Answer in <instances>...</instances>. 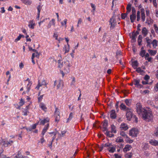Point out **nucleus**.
Segmentation results:
<instances>
[{"instance_id": "nucleus-1", "label": "nucleus", "mask_w": 158, "mask_h": 158, "mask_svg": "<svg viewBox=\"0 0 158 158\" xmlns=\"http://www.w3.org/2000/svg\"><path fill=\"white\" fill-rule=\"evenodd\" d=\"M71 66V64L70 61L68 60L63 62H61L60 60L58 61V67L60 69H62L60 70L62 77L64 76L65 74H67L69 72Z\"/></svg>"}, {"instance_id": "nucleus-47", "label": "nucleus", "mask_w": 158, "mask_h": 158, "mask_svg": "<svg viewBox=\"0 0 158 158\" xmlns=\"http://www.w3.org/2000/svg\"><path fill=\"white\" fill-rule=\"evenodd\" d=\"M140 11H138L137 13V21H139L140 19Z\"/></svg>"}, {"instance_id": "nucleus-53", "label": "nucleus", "mask_w": 158, "mask_h": 158, "mask_svg": "<svg viewBox=\"0 0 158 158\" xmlns=\"http://www.w3.org/2000/svg\"><path fill=\"white\" fill-rule=\"evenodd\" d=\"M153 27L156 32L157 34H158V27L156 24H154Z\"/></svg>"}, {"instance_id": "nucleus-54", "label": "nucleus", "mask_w": 158, "mask_h": 158, "mask_svg": "<svg viewBox=\"0 0 158 158\" xmlns=\"http://www.w3.org/2000/svg\"><path fill=\"white\" fill-rule=\"evenodd\" d=\"M120 108L123 110H125L126 109V106L123 103H122L120 106Z\"/></svg>"}, {"instance_id": "nucleus-12", "label": "nucleus", "mask_w": 158, "mask_h": 158, "mask_svg": "<svg viewBox=\"0 0 158 158\" xmlns=\"http://www.w3.org/2000/svg\"><path fill=\"white\" fill-rule=\"evenodd\" d=\"M140 81L139 80H134L133 81V84L138 88H141L143 87L142 85L139 84Z\"/></svg>"}, {"instance_id": "nucleus-62", "label": "nucleus", "mask_w": 158, "mask_h": 158, "mask_svg": "<svg viewBox=\"0 0 158 158\" xmlns=\"http://www.w3.org/2000/svg\"><path fill=\"white\" fill-rule=\"evenodd\" d=\"M150 79V77L149 76L147 75H146L145 77H144V79L145 80V81H148V80L149 79Z\"/></svg>"}, {"instance_id": "nucleus-18", "label": "nucleus", "mask_w": 158, "mask_h": 158, "mask_svg": "<svg viewBox=\"0 0 158 158\" xmlns=\"http://www.w3.org/2000/svg\"><path fill=\"white\" fill-rule=\"evenodd\" d=\"M50 119L49 118L47 117L43 120H40V124L44 125L46 123H48L49 122Z\"/></svg>"}, {"instance_id": "nucleus-38", "label": "nucleus", "mask_w": 158, "mask_h": 158, "mask_svg": "<svg viewBox=\"0 0 158 158\" xmlns=\"http://www.w3.org/2000/svg\"><path fill=\"white\" fill-rule=\"evenodd\" d=\"M67 21V19H64L63 21L60 22L61 25L63 26H65V27H66Z\"/></svg>"}, {"instance_id": "nucleus-30", "label": "nucleus", "mask_w": 158, "mask_h": 158, "mask_svg": "<svg viewBox=\"0 0 158 158\" xmlns=\"http://www.w3.org/2000/svg\"><path fill=\"white\" fill-rule=\"evenodd\" d=\"M142 33L144 36H146L148 33V31L145 27H144L142 30Z\"/></svg>"}, {"instance_id": "nucleus-58", "label": "nucleus", "mask_w": 158, "mask_h": 158, "mask_svg": "<svg viewBox=\"0 0 158 158\" xmlns=\"http://www.w3.org/2000/svg\"><path fill=\"white\" fill-rule=\"evenodd\" d=\"M22 36V35H21L20 34L19 35V36L15 40V42H17L18 41L20 40V39H21Z\"/></svg>"}, {"instance_id": "nucleus-15", "label": "nucleus", "mask_w": 158, "mask_h": 158, "mask_svg": "<svg viewBox=\"0 0 158 158\" xmlns=\"http://www.w3.org/2000/svg\"><path fill=\"white\" fill-rule=\"evenodd\" d=\"M149 143L152 145L158 146V141L155 139L150 140Z\"/></svg>"}, {"instance_id": "nucleus-9", "label": "nucleus", "mask_w": 158, "mask_h": 158, "mask_svg": "<svg viewBox=\"0 0 158 158\" xmlns=\"http://www.w3.org/2000/svg\"><path fill=\"white\" fill-rule=\"evenodd\" d=\"M35 25V21L33 20H30L28 22V26L30 29H33Z\"/></svg>"}, {"instance_id": "nucleus-48", "label": "nucleus", "mask_w": 158, "mask_h": 158, "mask_svg": "<svg viewBox=\"0 0 158 158\" xmlns=\"http://www.w3.org/2000/svg\"><path fill=\"white\" fill-rule=\"evenodd\" d=\"M127 13H129L131 10V5H128L127 7Z\"/></svg>"}, {"instance_id": "nucleus-39", "label": "nucleus", "mask_w": 158, "mask_h": 158, "mask_svg": "<svg viewBox=\"0 0 158 158\" xmlns=\"http://www.w3.org/2000/svg\"><path fill=\"white\" fill-rule=\"evenodd\" d=\"M132 66L134 69H136L137 68L138 66V62L137 61H135L132 62Z\"/></svg>"}, {"instance_id": "nucleus-3", "label": "nucleus", "mask_w": 158, "mask_h": 158, "mask_svg": "<svg viewBox=\"0 0 158 158\" xmlns=\"http://www.w3.org/2000/svg\"><path fill=\"white\" fill-rule=\"evenodd\" d=\"M135 108L137 113L139 115H142L146 110L142 107L141 103L139 102L137 103L136 104Z\"/></svg>"}, {"instance_id": "nucleus-23", "label": "nucleus", "mask_w": 158, "mask_h": 158, "mask_svg": "<svg viewBox=\"0 0 158 158\" xmlns=\"http://www.w3.org/2000/svg\"><path fill=\"white\" fill-rule=\"evenodd\" d=\"M45 85V82L44 81H42L41 83L39 82H38V84L36 87H35V89L37 90H39L40 87L42 86L43 85Z\"/></svg>"}, {"instance_id": "nucleus-40", "label": "nucleus", "mask_w": 158, "mask_h": 158, "mask_svg": "<svg viewBox=\"0 0 158 158\" xmlns=\"http://www.w3.org/2000/svg\"><path fill=\"white\" fill-rule=\"evenodd\" d=\"M136 69V71H137L138 73H139L141 74H142L144 73L142 69L140 68L139 67L138 68H137Z\"/></svg>"}, {"instance_id": "nucleus-29", "label": "nucleus", "mask_w": 158, "mask_h": 158, "mask_svg": "<svg viewBox=\"0 0 158 158\" xmlns=\"http://www.w3.org/2000/svg\"><path fill=\"white\" fill-rule=\"evenodd\" d=\"M28 107L29 106H27L26 109H24L23 111V115H27L29 112L28 111Z\"/></svg>"}, {"instance_id": "nucleus-27", "label": "nucleus", "mask_w": 158, "mask_h": 158, "mask_svg": "<svg viewBox=\"0 0 158 158\" xmlns=\"http://www.w3.org/2000/svg\"><path fill=\"white\" fill-rule=\"evenodd\" d=\"M24 4L26 5H30L32 3L31 0H20Z\"/></svg>"}, {"instance_id": "nucleus-24", "label": "nucleus", "mask_w": 158, "mask_h": 158, "mask_svg": "<svg viewBox=\"0 0 158 158\" xmlns=\"http://www.w3.org/2000/svg\"><path fill=\"white\" fill-rule=\"evenodd\" d=\"M110 117L112 118H115L116 117L115 111L114 110H112L110 112Z\"/></svg>"}, {"instance_id": "nucleus-17", "label": "nucleus", "mask_w": 158, "mask_h": 158, "mask_svg": "<svg viewBox=\"0 0 158 158\" xmlns=\"http://www.w3.org/2000/svg\"><path fill=\"white\" fill-rule=\"evenodd\" d=\"M13 143V141L12 140L9 141H6L2 140V143L5 146H7L9 145H10L11 144Z\"/></svg>"}, {"instance_id": "nucleus-21", "label": "nucleus", "mask_w": 158, "mask_h": 158, "mask_svg": "<svg viewBox=\"0 0 158 158\" xmlns=\"http://www.w3.org/2000/svg\"><path fill=\"white\" fill-rule=\"evenodd\" d=\"M32 84V81H29V82H28V83L26 87V89H27L26 92H28L29 91Z\"/></svg>"}, {"instance_id": "nucleus-25", "label": "nucleus", "mask_w": 158, "mask_h": 158, "mask_svg": "<svg viewBox=\"0 0 158 158\" xmlns=\"http://www.w3.org/2000/svg\"><path fill=\"white\" fill-rule=\"evenodd\" d=\"M40 107L44 111H46L47 109L45 105L43 103H41L39 105Z\"/></svg>"}, {"instance_id": "nucleus-14", "label": "nucleus", "mask_w": 158, "mask_h": 158, "mask_svg": "<svg viewBox=\"0 0 158 158\" xmlns=\"http://www.w3.org/2000/svg\"><path fill=\"white\" fill-rule=\"evenodd\" d=\"M132 12V14L130 16V18L131 22L133 23L134 22L136 19L135 11V10L134 12V10L133 9Z\"/></svg>"}, {"instance_id": "nucleus-13", "label": "nucleus", "mask_w": 158, "mask_h": 158, "mask_svg": "<svg viewBox=\"0 0 158 158\" xmlns=\"http://www.w3.org/2000/svg\"><path fill=\"white\" fill-rule=\"evenodd\" d=\"M42 6H43L41 5V4H40L37 7L38 12L37 16L36 19L38 20L39 19L40 16V12L41 9H42Z\"/></svg>"}, {"instance_id": "nucleus-35", "label": "nucleus", "mask_w": 158, "mask_h": 158, "mask_svg": "<svg viewBox=\"0 0 158 158\" xmlns=\"http://www.w3.org/2000/svg\"><path fill=\"white\" fill-rule=\"evenodd\" d=\"M142 37L141 35H139L138 38V42L139 45H141V42L142 41Z\"/></svg>"}, {"instance_id": "nucleus-37", "label": "nucleus", "mask_w": 158, "mask_h": 158, "mask_svg": "<svg viewBox=\"0 0 158 158\" xmlns=\"http://www.w3.org/2000/svg\"><path fill=\"white\" fill-rule=\"evenodd\" d=\"M158 41L156 40H154L151 44H152L153 47L154 48L156 47L157 45Z\"/></svg>"}, {"instance_id": "nucleus-19", "label": "nucleus", "mask_w": 158, "mask_h": 158, "mask_svg": "<svg viewBox=\"0 0 158 158\" xmlns=\"http://www.w3.org/2000/svg\"><path fill=\"white\" fill-rule=\"evenodd\" d=\"M145 10L144 9L141 8L140 9V12L141 13V19L143 22H144L145 20V15L144 13Z\"/></svg>"}, {"instance_id": "nucleus-20", "label": "nucleus", "mask_w": 158, "mask_h": 158, "mask_svg": "<svg viewBox=\"0 0 158 158\" xmlns=\"http://www.w3.org/2000/svg\"><path fill=\"white\" fill-rule=\"evenodd\" d=\"M132 148L131 146L129 145H126L123 149V151L125 152H127L130 151Z\"/></svg>"}, {"instance_id": "nucleus-32", "label": "nucleus", "mask_w": 158, "mask_h": 158, "mask_svg": "<svg viewBox=\"0 0 158 158\" xmlns=\"http://www.w3.org/2000/svg\"><path fill=\"white\" fill-rule=\"evenodd\" d=\"M125 138V141L127 143H131L133 142V141L128 136H126Z\"/></svg>"}, {"instance_id": "nucleus-34", "label": "nucleus", "mask_w": 158, "mask_h": 158, "mask_svg": "<svg viewBox=\"0 0 158 158\" xmlns=\"http://www.w3.org/2000/svg\"><path fill=\"white\" fill-rule=\"evenodd\" d=\"M146 51L145 50L143 49V47L141 48V51L140 52V55L142 57H143L145 55V54Z\"/></svg>"}, {"instance_id": "nucleus-6", "label": "nucleus", "mask_w": 158, "mask_h": 158, "mask_svg": "<svg viewBox=\"0 0 158 158\" xmlns=\"http://www.w3.org/2000/svg\"><path fill=\"white\" fill-rule=\"evenodd\" d=\"M54 116L55 118V121L58 122L60 118V110L57 107H56L55 108Z\"/></svg>"}, {"instance_id": "nucleus-10", "label": "nucleus", "mask_w": 158, "mask_h": 158, "mask_svg": "<svg viewBox=\"0 0 158 158\" xmlns=\"http://www.w3.org/2000/svg\"><path fill=\"white\" fill-rule=\"evenodd\" d=\"M55 20L54 19H52L49 22L48 25L47 26V29H49L50 28L52 25H53L54 26H55Z\"/></svg>"}, {"instance_id": "nucleus-5", "label": "nucleus", "mask_w": 158, "mask_h": 158, "mask_svg": "<svg viewBox=\"0 0 158 158\" xmlns=\"http://www.w3.org/2000/svg\"><path fill=\"white\" fill-rule=\"evenodd\" d=\"M139 133V131L136 128H132L129 131V135L132 137H137Z\"/></svg>"}, {"instance_id": "nucleus-52", "label": "nucleus", "mask_w": 158, "mask_h": 158, "mask_svg": "<svg viewBox=\"0 0 158 158\" xmlns=\"http://www.w3.org/2000/svg\"><path fill=\"white\" fill-rule=\"evenodd\" d=\"M72 81L71 83V85L75 86V77L72 78Z\"/></svg>"}, {"instance_id": "nucleus-36", "label": "nucleus", "mask_w": 158, "mask_h": 158, "mask_svg": "<svg viewBox=\"0 0 158 158\" xmlns=\"http://www.w3.org/2000/svg\"><path fill=\"white\" fill-rule=\"evenodd\" d=\"M116 142L117 143L123 142V140L121 137H118L116 138Z\"/></svg>"}, {"instance_id": "nucleus-50", "label": "nucleus", "mask_w": 158, "mask_h": 158, "mask_svg": "<svg viewBox=\"0 0 158 158\" xmlns=\"http://www.w3.org/2000/svg\"><path fill=\"white\" fill-rule=\"evenodd\" d=\"M120 135L122 136L123 137H124L125 138H126V136H127V135L126 134L125 132L123 131H121L120 132Z\"/></svg>"}, {"instance_id": "nucleus-4", "label": "nucleus", "mask_w": 158, "mask_h": 158, "mask_svg": "<svg viewBox=\"0 0 158 158\" xmlns=\"http://www.w3.org/2000/svg\"><path fill=\"white\" fill-rule=\"evenodd\" d=\"M104 147L108 148L107 150L111 153H113L115 151V146L109 143H106Z\"/></svg>"}, {"instance_id": "nucleus-61", "label": "nucleus", "mask_w": 158, "mask_h": 158, "mask_svg": "<svg viewBox=\"0 0 158 158\" xmlns=\"http://www.w3.org/2000/svg\"><path fill=\"white\" fill-rule=\"evenodd\" d=\"M115 158H121L122 156L121 155L115 154H114Z\"/></svg>"}, {"instance_id": "nucleus-22", "label": "nucleus", "mask_w": 158, "mask_h": 158, "mask_svg": "<svg viewBox=\"0 0 158 158\" xmlns=\"http://www.w3.org/2000/svg\"><path fill=\"white\" fill-rule=\"evenodd\" d=\"M111 25V27H114L116 23L114 19L113 18H111L109 21Z\"/></svg>"}, {"instance_id": "nucleus-55", "label": "nucleus", "mask_w": 158, "mask_h": 158, "mask_svg": "<svg viewBox=\"0 0 158 158\" xmlns=\"http://www.w3.org/2000/svg\"><path fill=\"white\" fill-rule=\"evenodd\" d=\"M125 102L126 103V105L128 106H130L131 102L130 100L126 99L125 101Z\"/></svg>"}, {"instance_id": "nucleus-2", "label": "nucleus", "mask_w": 158, "mask_h": 158, "mask_svg": "<svg viewBox=\"0 0 158 158\" xmlns=\"http://www.w3.org/2000/svg\"><path fill=\"white\" fill-rule=\"evenodd\" d=\"M142 117L143 119L149 122L152 120L153 115L151 111H147L146 110L144 112L143 114Z\"/></svg>"}, {"instance_id": "nucleus-63", "label": "nucleus", "mask_w": 158, "mask_h": 158, "mask_svg": "<svg viewBox=\"0 0 158 158\" xmlns=\"http://www.w3.org/2000/svg\"><path fill=\"white\" fill-rule=\"evenodd\" d=\"M82 23V20L81 18L78 19L77 23L78 24L81 25Z\"/></svg>"}, {"instance_id": "nucleus-41", "label": "nucleus", "mask_w": 158, "mask_h": 158, "mask_svg": "<svg viewBox=\"0 0 158 158\" xmlns=\"http://www.w3.org/2000/svg\"><path fill=\"white\" fill-rule=\"evenodd\" d=\"M90 5L91 7L93 9L92 10H91V12L93 13H94L96 10V6L94 4L92 3H90Z\"/></svg>"}, {"instance_id": "nucleus-56", "label": "nucleus", "mask_w": 158, "mask_h": 158, "mask_svg": "<svg viewBox=\"0 0 158 158\" xmlns=\"http://www.w3.org/2000/svg\"><path fill=\"white\" fill-rule=\"evenodd\" d=\"M47 19H48V20H49L50 19V18H46L44 19L43 20H42V21H40V22L38 24H39V25L40 26V25L41 24L43 23L44 22L45 20H47Z\"/></svg>"}, {"instance_id": "nucleus-60", "label": "nucleus", "mask_w": 158, "mask_h": 158, "mask_svg": "<svg viewBox=\"0 0 158 158\" xmlns=\"http://www.w3.org/2000/svg\"><path fill=\"white\" fill-rule=\"evenodd\" d=\"M154 89L156 92L158 91V82L154 86Z\"/></svg>"}, {"instance_id": "nucleus-11", "label": "nucleus", "mask_w": 158, "mask_h": 158, "mask_svg": "<svg viewBox=\"0 0 158 158\" xmlns=\"http://www.w3.org/2000/svg\"><path fill=\"white\" fill-rule=\"evenodd\" d=\"M120 128L122 130L126 131L129 128L127 125L124 123H122L120 126Z\"/></svg>"}, {"instance_id": "nucleus-43", "label": "nucleus", "mask_w": 158, "mask_h": 158, "mask_svg": "<svg viewBox=\"0 0 158 158\" xmlns=\"http://www.w3.org/2000/svg\"><path fill=\"white\" fill-rule=\"evenodd\" d=\"M148 52L152 56L154 55L156 53V51L155 50H149Z\"/></svg>"}, {"instance_id": "nucleus-59", "label": "nucleus", "mask_w": 158, "mask_h": 158, "mask_svg": "<svg viewBox=\"0 0 158 158\" xmlns=\"http://www.w3.org/2000/svg\"><path fill=\"white\" fill-rule=\"evenodd\" d=\"M128 13H127L123 14H122V18L123 19H124L127 16Z\"/></svg>"}, {"instance_id": "nucleus-51", "label": "nucleus", "mask_w": 158, "mask_h": 158, "mask_svg": "<svg viewBox=\"0 0 158 158\" xmlns=\"http://www.w3.org/2000/svg\"><path fill=\"white\" fill-rule=\"evenodd\" d=\"M34 55V58L35 57H36L38 58H39V55L38 54V52L36 51H35V52L34 53H33L32 54V55Z\"/></svg>"}, {"instance_id": "nucleus-7", "label": "nucleus", "mask_w": 158, "mask_h": 158, "mask_svg": "<svg viewBox=\"0 0 158 158\" xmlns=\"http://www.w3.org/2000/svg\"><path fill=\"white\" fill-rule=\"evenodd\" d=\"M127 113L126 114V118L127 120L130 121L132 116V110L127 108Z\"/></svg>"}, {"instance_id": "nucleus-26", "label": "nucleus", "mask_w": 158, "mask_h": 158, "mask_svg": "<svg viewBox=\"0 0 158 158\" xmlns=\"http://www.w3.org/2000/svg\"><path fill=\"white\" fill-rule=\"evenodd\" d=\"M141 147L143 150H146L149 148V145L148 143H143Z\"/></svg>"}, {"instance_id": "nucleus-28", "label": "nucleus", "mask_w": 158, "mask_h": 158, "mask_svg": "<svg viewBox=\"0 0 158 158\" xmlns=\"http://www.w3.org/2000/svg\"><path fill=\"white\" fill-rule=\"evenodd\" d=\"M49 127V124L48 123H47V125H46L44 128L43 129V130L42 132V135H44L45 133L48 130V128Z\"/></svg>"}, {"instance_id": "nucleus-31", "label": "nucleus", "mask_w": 158, "mask_h": 158, "mask_svg": "<svg viewBox=\"0 0 158 158\" xmlns=\"http://www.w3.org/2000/svg\"><path fill=\"white\" fill-rule=\"evenodd\" d=\"M111 130L112 132L114 133H116L117 131L115 126H114V125H112L111 126Z\"/></svg>"}, {"instance_id": "nucleus-45", "label": "nucleus", "mask_w": 158, "mask_h": 158, "mask_svg": "<svg viewBox=\"0 0 158 158\" xmlns=\"http://www.w3.org/2000/svg\"><path fill=\"white\" fill-rule=\"evenodd\" d=\"M153 135L155 136L158 137V128H156L154 131Z\"/></svg>"}, {"instance_id": "nucleus-16", "label": "nucleus", "mask_w": 158, "mask_h": 158, "mask_svg": "<svg viewBox=\"0 0 158 158\" xmlns=\"http://www.w3.org/2000/svg\"><path fill=\"white\" fill-rule=\"evenodd\" d=\"M70 50V46L69 44L67 45H65L63 48V51L64 52V54L68 53Z\"/></svg>"}, {"instance_id": "nucleus-44", "label": "nucleus", "mask_w": 158, "mask_h": 158, "mask_svg": "<svg viewBox=\"0 0 158 158\" xmlns=\"http://www.w3.org/2000/svg\"><path fill=\"white\" fill-rule=\"evenodd\" d=\"M73 114L72 112L70 113L69 118L67 119V123H68L72 118Z\"/></svg>"}, {"instance_id": "nucleus-49", "label": "nucleus", "mask_w": 158, "mask_h": 158, "mask_svg": "<svg viewBox=\"0 0 158 158\" xmlns=\"http://www.w3.org/2000/svg\"><path fill=\"white\" fill-rule=\"evenodd\" d=\"M146 42L148 43V45H150L151 44V40L149 39L148 37H147L146 38Z\"/></svg>"}, {"instance_id": "nucleus-64", "label": "nucleus", "mask_w": 158, "mask_h": 158, "mask_svg": "<svg viewBox=\"0 0 158 158\" xmlns=\"http://www.w3.org/2000/svg\"><path fill=\"white\" fill-rule=\"evenodd\" d=\"M107 122L106 121H104L103 123V127H107Z\"/></svg>"}, {"instance_id": "nucleus-33", "label": "nucleus", "mask_w": 158, "mask_h": 158, "mask_svg": "<svg viewBox=\"0 0 158 158\" xmlns=\"http://www.w3.org/2000/svg\"><path fill=\"white\" fill-rule=\"evenodd\" d=\"M111 131L110 132L108 131H106V132H105V134L107 135L108 136L110 137H112L114 136V135L112 134Z\"/></svg>"}, {"instance_id": "nucleus-42", "label": "nucleus", "mask_w": 158, "mask_h": 158, "mask_svg": "<svg viewBox=\"0 0 158 158\" xmlns=\"http://www.w3.org/2000/svg\"><path fill=\"white\" fill-rule=\"evenodd\" d=\"M125 157L126 158H131L132 157V154L131 152L128 153L125 155Z\"/></svg>"}, {"instance_id": "nucleus-46", "label": "nucleus", "mask_w": 158, "mask_h": 158, "mask_svg": "<svg viewBox=\"0 0 158 158\" xmlns=\"http://www.w3.org/2000/svg\"><path fill=\"white\" fill-rule=\"evenodd\" d=\"M67 132L66 130H64L61 131V133L60 134V135L61 137H63L64 136Z\"/></svg>"}, {"instance_id": "nucleus-57", "label": "nucleus", "mask_w": 158, "mask_h": 158, "mask_svg": "<svg viewBox=\"0 0 158 158\" xmlns=\"http://www.w3.org/2000/svg\"><path fill=\"white\" fill-rule=\"evenodd\" d=\"M19 104L20 106H22L24 104V101L22 99H21Z\"/></svg>"}, {"instance_id": "nucleus-8", "label": "nucleus", "mask_w": 158, "mask_h": 158, "mask_svg": "<svg viewBox=\"0 0 158 158\" xmlns=\"http://www.w3.org/2000/svg\"><path fill=\"white\" fill-rule=\"evenodd\" d=\"M54 85H56L57 89H59L63 85V82L62 80H59L58 81H56L54 83Z\"/></svg>"}]
</instances>
